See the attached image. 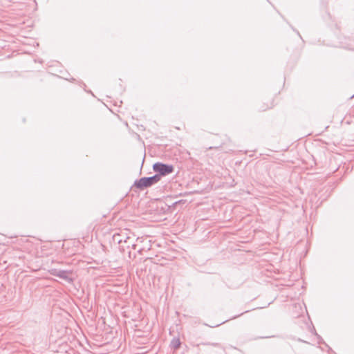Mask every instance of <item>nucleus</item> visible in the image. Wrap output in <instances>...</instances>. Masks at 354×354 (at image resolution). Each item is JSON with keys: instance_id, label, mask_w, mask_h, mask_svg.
Segmentation results:
<instances>
[{"instance_id": "obj_5", "label": "nucleus", "mask_w": 354, "mask_h": 354, "mask_svg": "<svg viewBox=\"0 0 354 354\" xmlns=\"http://www.w3.org/2000/svg\"><path fill=\"white\" fill-rule=\"evenodd\" d=\"M172 344H173L174 348H178L180 346V341L178 339L173 340Z\"/></svg>"}, {"instance_id": "obj_4", "label": "nucleus", "mask_w": 354, "mask_h": 354, "mask_svg": "<svg viewBox=\"0 0 354 354\" xmlns=\"http://www.w3.org/2000/svg\"><path fill=\"white\" fill-rule=\"evenodd\" d=\"M143 241L142 238H138L136 240V243L135 244H133L132 247L134 250H138L139 252H141L142 250H145L146 249H149V248H146L145 247H140V243H141Z\"/></svg>"}, {"instance_id": "obj_1", "label": "nucleus", "mask_w": 354, "mask_h": 354, "mask_svg": "<svg viewBox=\"0 0 354 354\" xmlns=\"http://www.w3.org/2000/svg\"><path fill=\"white\" fill-rule=\"evenodd\" d=\"M160 180V175H154L150 177H143L137 180L134 183V186L139 189H144L146 187H151V185L157 183Z\"/></svg>"}, {"instance_id": "obj_2", "label": "nucleus", "mask_w": 354, "mask_h": 354, "mask_svg": "<svg viewBox=\"0 0 354 354\" xmlns=\"http://www.w3.org/2000/svg\"><path fill=\"white\" fill-rule=\"evenodd\" d=\"M153 169L158 173L156 175L166 176L171 174L174 171V167L170 165H166L161 162H156L153 165Z\"/></svg>"}, {"instance_id": "obj_3", "label": "nucleus", "mask_w": 354, "mask_h": 354, "mask_svg": "<svg viewBox=\"0 0 354 354\" xmlns=\"http://www.w3.org/2000/svg\"><path fill=\"white\" fill-rule=\"evenodd\" d=\"M50 272L52 275L58 277L68 282L73 281V279L71 277V272L70 271L53 269L50 271Z\"/></svg>"}]
</instances>
